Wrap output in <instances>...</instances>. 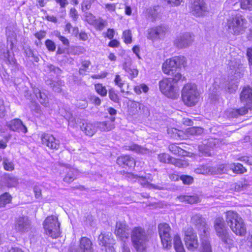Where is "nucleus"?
<instances>
[{
	"label": "nucleus",
	"mask_w": 252,
	"mask_h": 252,
	"mask_svg": "<svg viewBox=\"0 0 252 252\" xmlns=\"http://www.w3.org/2000/svg\"><path fill=\"white\" fill-rule=\"evenodd\" d=\"M247 187V185L243 182H238L233 185V188L235 191H240L244 189Z\"/></svg>",
	"instance_id": "51"
},
{
	"label": "nucleus",
	"mask_w": 252,
	"mask_h": 252,
	"mask_svg": "<svg viewBox=\"0 0 252 252\" xmlns=\"http://www.w3.org/2000/svg\"><path fill=\"white\" fill-rule=\"evenodd\" d=\"M4 58L5 63L7 64H14L16 63V60L13 58V56L10 55L9 52L6 50V53H4Z\"/></svg>",
	"instance_id": "44"
},
{
	"label": "nucleus",
	"mask_w": 252,
	"mask_h": 252,
	"mask_svg": "<svg viewBox=\"0 0 252 252\" xmlns=\"http://www.w3.org/2000/svg\"><path fill=\"white\" fill-rule=\"evenodd\" d=\"M247 56L248 59L249 63L252 65V48H249L247 51Z\"/></svg>",
	"instance_id": "64"
},
{
	"label": "nucleus",
	"mask_w": 252,
	"mask_h": 252,
	"mask_svg": "<svg viewBox=\"0 0 252 252\" xmlns=\"http://www.w3.org/2000/svg\"><path fill=\"white\" fill-rule=\"evenodd\" d=\"M169 149L173 154L178 156H182L185 152L184 150L175 145H170Z\"/></svg>",
	"instance_id": "36"
},
{
	"label": "nucleus",
	"mask_w": 252,
	"mask_h": 252,
	"mask_svg": "<svg viewBox=\"0 0 252 252\" xmlns=\"http://www.w3.org/2000/svg\"><path fill=\"white\" fill-rule=\"evenodd\" d=\"M123 37L125 42L126 44L130 43L131 42V33L129 30H126L123 32Z\"/></svg>",
	"instance_id": "52"
},
{
	"label": "nucleus",
	"mask_w": 252,
	"mask_h": 252,
	"mask_svg": "<svg viewBox=\"0 0 252 252\" xmlns=\"http://www.w3.org/2000/svg\"><path fill=\"white\" fill-rule=\"evenodd\" d=\"M12 197L8 192H5L0 195V207H4L11 202Z\"/></svg>",
	"instance_id": "33"
},
{
	"label": "nucleus",
	"mask_w": 252,
	"mask_h": 252,
	"mask_svg": "<svg viewBox=\"0 0 252 252\" xmlns=\"http://www.w3.org/2000/svg\"><path fill=\"white\" fill-rule=\"evenodd\" d=\"M80 252H94L92 241L87 237H83L79 240Z\"/></svg>",
	"instance_id": "19"
},
{
	"label": "nucleus",
	"mask_w": 252,
	"mask_h": 252,
	"mask_svg": "<svg viewBox=\"0 0 252 252\" xmlns=\"http://www.w3.org/2000/svg\"><path fill=\"white\" fill-rule=\"evenodd\" d=\"M113 123L114 122H112L111 121L96 122V125L97 127L101 131H106L111 130L115 127V125Z\"/></svg>",
	"instance_id": "25"
},
{
	"label": "nucleus",
	"mask_w": 252,
	"mask_h": 252,
	"mask_svg": "<svg viewBox=\"0 0 252 252\" xmlns=\"http://www.w3.org/2000/svg\"><path fill=\"white\" fill-rule=\"evenodd\" d=\"M114 233L120 241L125 242L129 236V227L125 221H117Z\"/></svg>",
	"instance_id": "12"
},
{
	"label": "nucleus",
	"mask_w": 252,
	"mask_h": 252,
	"mask_svg": "<svg viewBox=\"0 0 252 252\" xmlns=\"http://www.w3.org/2000/svg\"><path fill=\"white\" fill-rule=\"evenodd\" d=\"M211 166L208 165H202L195 169L194 171L197 174H211Z\"/></svg>",
	"instance_id": "34"
},
{
	"label": "nucleus",
	"mask_w": 252,
	"mask_h": 252,
	"mask_svg": "<svg viewBox=\"0 0 252 252\" xmlns=\"http://www.w3.org/2000/svg\"><path fill=\"white\" fill-rule=\"evenodd\" d=\"M67 168L69 170L67 172L66 175L63 178V181L67 183H71L76 178L77 171L73 168Z\"/></svg>",
	"instance_id": "29"
},
{
	"label": "nucleus",
	"mask_w": 252,
	"mask_h": 252,
	"mask_svg": "<svg viewBox=\"0 0 252 252\" xmlns=\"http://www.w3.org/2000/svg\"><path fill=\"white\" fill-rule=\"evenodd\" d=\"M240 5L243 9L252 10V0H241Z\"/></svg>",
	"instance_id": "40"
},
{
	"label": "nucleus",
	"mask_w": 252,
	"mask_h": 252,
	"mask_svg": "<svg viewBox=\"0 0 252 252\" xmlns=\"http://www.w3.org/2000/svg\"><path fill=\"white\" fill-rule=\"evenodd\" d=\"M46 34V32L45 31L40 30L39 32L35 33L34 35L38 40H40L45 37Z\"/></svg>",
	"instance_id": "60"
},
{
	"label": "nucleus",
	"mask_w": 252,
	"mask_h": 252,
	"mask_svg": "<svg viewBox=\"0 0 252 252\" xmlns=\"http://www.w3.org/2000/svg\"><path fill=\"white\" fill-rule=\"evenodd\" d=\"M29 107L31 111L34 112L37 114L40 115L41 114V107L35 101H31L29 104Z\"/></svg>",
	"instance_id": "37"
},
{
	"label": "nucleus",
	"mask_w": 252,
	"mask_h": 252,
	"mask_svg": "<svg viewBox=\"0 0 252 252\" xmlns=\"http://www.w3.org/2000/svg\"><path fill=\"white\" fill-rule=\"evenodd\" d=\"M45 232L52 238H56L60 234V225L56 216H51L46 218L43 222Z\"/></svg>",
	"instance_id": "7"
},
{
	"label": "nucleus",
	"mask_w": 252,
	"mask_h": 252,
	"mask_svg": "<svg viewBox=\"0 0 252 252\" xmlns=\"http://www.w3.org/2000/svg\"><path fill=\"white\" fill-rule=\"evenodd\" d=\"M47 69L50 72H53L57 75L60 74L62 72V70L59 67L51 64L47 65Z\"/></svg>",
	"instance_id": "47"
},
{
	"label": "nucleus",
	"mask_w": 252,
	"mask_h": 252,
	"mask_svg": "<svg viewBox=\"0 0 252 252\" xmlns=\"http://www.w3.org/2000/svg\"><path fill=\"white\" fill-rule=\"evenodd\" d=\"M166 31V28L163 26H158L148 29L147 31V37L151 40H154L160 37V35L163 34Z\"/></svg>",
	"instance_id": "18"
},
{
	"label": "nucleus",
	"mask_w": 252,
	"mask_h": 252,
	"mask_svg": "<svg viewBox=\"0 0 252 252\" xmlns=\"http://www.w3.org/2000/svg\"><path fill=\"white\" fill-rule=\"evenodd\" d=\"M42 143L52 150H57L60 146L59 140L50 134L44 133L41 136Z\"/></svg>",
	"instance_id": "15"
},
{
	"label": "nucleus",
	"mask_w": 252,
	"mask_h": 252,
	"mask_svg": "<svg viewBox=\"0 0 252 252\" xmlns=\"http://www.w3.org/2000/svg\"><path fill=\"white\" fill-rule=\"evenodd\" d=\"M24 50L26 57H32L34 62H38L39 61V58L34 54V51L30 47H25L24 48Z\"/></svg>",
	"instance_id": "35"
},
{
	"label": "nucleus",
	"mask_w": 252,
	"mask_h": 252,
	"mask_svg": "<svg viewBox=\"0 0 252 252\" xmlns=\"http://www.w3.org/2000/svg\"><path fill=\"white\" fill-rule=\"evenodd\" d=\"M95 89L97 93L102 96H106L107 94V90L105 87H103L100 84H97L95 85Z\"/></svg>",
	"instance_id": "45"
},
{
	"label": "nucleus",
	"mask_w": 252,
	"mask_h": 252,
	"mask_svg": "<svg viewBox=\"0 0 252 252\" xmlns=\"http://www.w3.org/2000/svg\"><path fill=\"white\" fill-rule=\"evenodd\" d=\"M174 247L176 252H185L180 237L178 234L173 236Z\"/></svg>",
	"instance_id": "27"
},
{
	"label": "nucleus",
	"mask_w": 252,
	"mask_h": 252,
	"mask_svg": "<svg viewBox=\"0 0 252 252\" xmlns=\"http://www.w3.org/2000/svg\"><path fill=\"white\" fill-rule=\"evenodd\" d=\"M230 169H232L233 172L237 174H242L247 171L246 169L243 165L239 163L230 164Z\"/></svg>",
	"instance_id": "32"
},
{
	"label": "nucleus",
	"mask_w": 252,
	"mask_h": 252,
	"mask_svg": "<svg viewBox=\"0 0 252 252\" xmlns=\"http://www.w3.org/2000/svg\"><path fill=\"white\" fill-rule=\"evenodd\" d=\"M230 227L233 232L237 235L243 236L246 232L245 225L241 218Z\"/></svg>",
	"instance_id": "21"
},
{
	"label": "nucleus",
	"mask_w": 252,
	"mask_h": 252,
	"mask_svg": "<svg viewBox=\"0 0 252 252\" xmlns=\"http://www.w3.org/2000/svg\"><path fill=\"white\" fill-rule=\"evenodd\" d=\"M214 228L216 235L225 244L231 245L233 240L229 234L228 230L225 226V223L222 218L216 219L214 222Z\"/></svg>",
	"instance_id": "5"
},
{
	"label": "nucleus",
	"mask_w": 252,
	"mask_h": 252,
	"mask_svg": "<svg viewBox=\"0 0 252 252\" xmlns=\"http://www.w3.org/2000/svg\"><path fill=\"white\" fill-rule=\"evenodd\" d=\"M45 45L49 51L54 52L55 51L56 44L52 40L47 39L45 42Z\"/></svg>",
	"instance_id": "50"
},
{
	"label": "nucleus",
	"mask_w": 252,
	"mask_h": 252,
	"mask_svg": "<svg viewBox=\"0 0 252 252\" xmlns=\"http://www.w3.org/2000/svg\"><path fill=\"white\" fill-rule=\"evenodd\" d=\"M47 69L50 72H53L57 75L60 74L62 72V70L59 67L51 64L47 65Z\"/></svg>",
	"instance_id": "48"
},
{
	"label": "nucleus",
	"mask_w": 252,
	"mask_h": 252,
	"mask_svg": "<svg viewBox=\"0 0 252 252\" xmlns=\"http://www.w3.org/2000/svg\"><path fill=\"white\" fill-rule=\"evenodd\" d=\"M159 8L158 6L151 7L147 10L148 18L151 19L152 21H155L158 18V9Z\"/></svg>",
	"instance_id": "30"
},
{
	"label": "nucleus",
	"mask_w": 252,
	"mask_h": 252,
	"mask_svg": "<svg viewBox=\"0 0 252 252\" xmlns=\"http://www.w3.org/2000/svg\"><path fill=\"white\" fill-rule=\"evenodd\" d=\"M191 7L193 14L197 16L204 15L207 9L204 0H193Z\"/></svg>",
	"instance_id": "17"
},
{
	"label": "nucleus",
	"mask_w": 252,
	"mask_h": 252,
	"mask_svg": "<svg viewBox=\"0 0 252 252\" xmlns=\"http://www.w3.org/2000/svg\"><path fill=\"white\" fill-rule=\"evenodd\" d=\"M107 110L108 112L109 113V114L111 116L110 117V118H109L110 120L112 122H114L115 120H116L115 116L117 113V110L115 109H114V108H112V107H109V108H108Z\"/></svg>",
	"instance_id": "55"
},
{
	"label": "nucleus",
	"mask_w": 252,
	"mask_h": 252,
	"mask_svg": "<svg viewBox=\"0 0 252 252\" xmlns=\"http://www.w3.org/2000/svg\"><path fill=\"white\" fill-rule=\"evenodd\" d=\"M128 150L137 153H143L146 151V149L137 144H132L128 146Z\"/></svg>",
	"instance_id": "42"
},
{
	"label": "nucleus",
	"mask_w": 252,
	"mask_h": 252,
	"mask_svg": "<svg viewBox=\"0 0 252 252\" xmlns=\"http://www.w3.org/2000/svg\"><path fill=\"white\" fill-rule=\"evenodd\" d=\"M95 0H83L81 3V9L82 11L86 12L91 8L92 3Z\"/></svg>",
	"instance_id": "39"
},
{
	"label": "nucleus",
	"mask_w": 252,
	"mask_h": 252,
	"mask_svg": "<svg viewBox=\"0 0 252 252\" xmlns=\"http://www.w3.org/2000/svg\"><path fill=\"white\" fill-rule=\"evenodd\" d=\"M31 228L32 222L28 217H19L16 220L14 229L16 232L24 234L29 232Z\"/></svg>",
	"instance_id": "11"
},
{
	"label": "nucleus",
	"mask_w": 252,
	"mask_h": 252,
	"mask_svg": "<svg viewBox=\"0 0 252 252\" xmlns=\"http://www.w3.org/2000/svg\"><path fill=\"white\" fill-rule=\"evenodd\" d=\"M230 169V165L220 164L216 167L211 166V174H221L226 173Z\"/></svg>",
	"instance_id": "26"
},
{
	"label": "nucleus",
	"mask_w": 252,
	"mask_h": 252,
	"mask_svg": "<svg viewBox=\"0 0 252 252\" xmlns=\"http://www.w3.org/2000/svg\"><path fill=\"white\" fill-rule=\"evenodd\" d=\"M203 129L198 127H193L189 129V132L192 135H200L203 132Z\"/></svg>",
	"instance_id": "56"
},
{
	"label": "nucleus",
	"mask_w": 252,
	"mask_h": 252,
	"mask_svg": "<svg viewBox=\"0 0 252 252\" xmlns=\"http://www.w3.org/2000/svg\"><path fill=\"white\" fill-rule=\"evenodd\" d=\"M193 40L194 35L189 32H186L177 37L174 41V45L178 48H186L191 45Z\"/></svg>",
	"instance_id": "13"
},
{
	"label": "nucleus",
	"mask_w": 252,
	"mask_h": 252,
	"mask_svg": "<svg viewBox=\"0 0 252 252\" xmlns=\"http://www.w3.org/2000/svg\"><path fill=\"white\" fill-rule=\"evenodd\" d=\"M99 245L101 246V250L106 252H113L114 248L113 245L115 240L112 237L111 233H101L98 237Z\"/></svg>",
	"instance_id": "10"
},
{
	"label": "nucleus",
	"mask_w": 252,
	"mask_h": 252,
	"mask_svg": "<svg viewBox=\"0 0 252 252\" xmlns=\"http://www.w3.org/2000/svg\"><path fill=\"white\" fill-rule=\"evenodd\" d=\"M109 97L110 99L115 103H119L120 99L117 94L112 89L109 90Z\"/></svg>",
	"instance_id": "46"
},
{
	"label": "nucleus",
	"mask_w": 252,
	"mask_h": 252,
	"mask_svg": "<svg viewBox=\"0 0 252 252\" xmlns=\"http://www.w3.org/2000/svg\"><path fill=\"white\" fill-rule=\"evenodd\" d=\"M199 92L194 84L185 85L182 91V97L185 104L191 106L195 105L199 100Z\"/></svg>",
	"instance_id": "4"
},
{
	"label": "nucleus",
	"mask_w": 252,
	"mask_h": 252,
	"mask_svg": "<svg viewBox=\"0 0 252 252\" xmlns=\"http://www.w3.org/2000/svg\"><path fill=\"white\" fill-rule=\"evenodd\" d=\"M41 188L39 186L35 185L33 188V192L35 197L37 199L42 198Z\"/></svg>",
	"instance_id": "54"
},
{
	"label": "nucleus",
	"mask_w": 252,
	"mask_h": 252,
	"mask_svg": "<svg viewBox=\"0 0 252 252\" xmlns=\"http://www.w3.org/2000/svg\"><path fill=\"white\" fill-rule=\"evenodd\" d=\"M158 231L163 249H170L174 234H172L169 225L166 223H159L158 225Z\"/></svg>",
	"instance_id": "6"
},
{
	"label": "nucleus",
	"mask_w": 252,
	"mask_h": 252,
	"mask_svg": "<svg viewBox=\"0 0 252 252\" xmlns=\"http://www.w3.org/2000/svg\"><path fill=\"white\" fill-rule=\"evenodd\" d=\"M184 240L187 248L189 250L194 251L198 246L197 237L193 228L190 226H188L184 228Z\"/></svg>",
	"instance_id": "9"
},
{
	"label": "nucleus",
	"mask_w": 252,
	"mask_h": 252,
	"mask_svg": "<svg viewBox=\"0 0 252 252\" xmlns=\"http://www.w3.org/2000/svg\"><path fill=\"white\" fill-rule=\"evenodd\" d=\"M203 144L205 146H206L207 147L210 148H213L214 146H215L214 140L212 138L204 140L203 141Z\"/></svg>",
	"instance_id": "59"
},
{
	"label": "nucleus",
	"mask_w": 252,
	"mask_h": 252,
	"mask_svg": "<svg viewBox=\"0 0 252 252\" xmlns=\"http://www.w3.org/2000/svg\"><path fill=\"white\" fill-rule=\"evenodd\" d=\"M190 223L197 230L201 242L200 252H212L209 241L210 228L206 219L199 214L192 216Z\"/></svg>",
	"instance_id": "2"
},
{
	"label": "nucleus",
	"mask_w": 252,
	"mask_h": 252,
	"mask_svg": "<svg viewBox=\"0 0 252 252\" xmlns=\"http://www.w3.org/2000/svg\"><path fill=\"white\" fill-rule=\"evenodd\" d=\"M126 72L129 74L131 78H133L137 76L138 73L137 69L131 68V67L129 68V70H127Z\"/></svg>",
	"instance_id": "62"
},
{
	"label": "nucleus",
	"mask_w": 252,
	"mask_h": 252,
	"mask_svg": "<svg viewBox=\"0 0 252 252\" xmlns=\"http://www.w3.org/2000/svg\"><path fill=\"white\" fill-rule=\"evenodd\" d=\"M241 217L236 212L229 211L225 213V220L230 227L234 223L237 222V221Z\"/></svg>",
	"instance_id": "23"
},
{
	"label": "nucleus",
	"mask_w": 252,
	"mask_h": 252,
	"mask_svg": "<svg viewBox=\"0 0 252 252\" xmlns=\"http://www.w3.org/2000/svg\"><path fill=\"white\" fill-rule=\"evenodd\" d=\"M179 199L182 202L189 204L195 203L199 201V198L196 196L181 195L179 196Z\"/></svg>",
	"instance_id": "31"
},
{
	"label": "nucleus",
	"mask_w": 252,
	"mask_h": 252,
	"mask_svg": "<svg viewBox=\"0 0 252 252\" xmlns=\"http://www.w3.org/2000/svg\"><path fill=\"white\" fill-rule=\"evenodd\" d=\"M179 178L185 185H190L193 182V178L189 175H182L179 177Z\"/></svg>",
	"instance_id": "43"
},
{
	"label": "nucleus",
	"mask_w": 252,
	"mask_h": 252,
	"mask_svg": "<svg viewBox=\"0 0 252 252\" xmlns=\"http://www.w3.org/2000/svg\"><path fill=\"white\" fill-rule=\"evenodd\" d=\"M3 165L4 169L7 171H12L14 169V164L10 161L7 158H4L3 161Z\"/></svg>",
	"instance_id": "41"
},
{
	"label": "nucleus",
	"mask_w": 252,
	"mask_h": 252,
	"mask_svg": "<svg viewBox=\"0 0 252 252\" xmlns=\"http://www.w3.org/2000/svg\"><path fill=\"white\" fill-rule=\"evenodd\" d=\"M96 29L99 31H102L104 27L107 26V22L101 18H99L96 22Z\"/></svg>",
	"instance_id": "49"
},
{
	"label": "nucleus",
	"mask_w": 252,
	"mask_h": 252,
	"mask_svg": "<svg viewBox=\"0 0 252 252\" xmlns=\"http://www.w3.org/2000/svg\"><path fill=\"white\" fill-rule=\"evenodd\" d=\"M6 109L4 104V102L0 99V117H3L5 115Z\"/></svg>",
	"instance_id": "58"
},
{
	"label": "nucleus",
	"mask_w": 252,
	"mask_h": 252,
	"mask_svg": "<svg viewBox=\"0 0 252 252\" xmlns=\"http://www.w3.org/2000/svg\"><path fill=\"white\" fill-rule=\"evenodd\" d=\"M70 15L74 21H76L78 18V14L75 8H71L70 10Z\"/></svg>",
	"instance_id": "63"
},
{
	"label": "nucleus",
	"mask_w": 252,
	"mask_h": 252,
	"mask_svg": "<svg viewBox=\"0 0 252 252\" xmlns=\"http://www.w3.org/2000/svg\"><path fill=\"white\" fill-rule=\"evenodd\" d=\"M131 240L133 247L138 252H144L149 240V234L140 226L134 227L131 232Z\"/></svg>",
	"instance_id": "3"
},
{
	"label": "nucleus",
	"mask_w": 252,
	"mask_h": 252,
	"mask_svg": "<svg viewBox=\"0 0 252 252\" xmlns=\"http://www.w3.org/2000/svg\"><path fill=\"white\" fill-rule=\"evenodd\" d=\"M80 128L85 134L89 136L94 135L96 131V123L92 124L91 123H82L80 126Z\"/></svg>",
	"instance_id": "22"
},
{
	"label": "nucleus",
	"mask_w": 252,
	"mask_h": 252,
	"mask_svg": "<svg viewBox=\"0 0 252 252\" xmlns=\"http://www.w3.org/2000/svg\"><path fill=\"white\" fill-rule=\"evenodd\" d=\"M33 93L40 103L42 105L47 106L49 102L47 95L44 93L42 92L38 88H34Z\"/></svg>",
	"instance_id": "24"
},
{
	"label": "nucleus",
	"mask_w": 252,
	"mask_h": 252,
	"mask_svg": "<svg viewBox=\"0 0 252 252\" xmlns=\"http://www.w3.org/2000/svg\"><path fill=\"white\" fill-rule=\"evenodd\" d=\"M248 110V108L245 107H241L238 109H232L229 112L228 116L230 118H237L239 116L247 114Z\"/></svg>",
	"instance_id": "28"
},
{
	"label": "nucleus",
	"mask_w": 252,
	"mask_h": 252,
	"mask_svg": "<svg viewBox=\"0 0 252 252\" xmlns=\"http://www.w3.org/2000/svg\"><path fill=\"white\" fill-rule=\"evenodd\" d=\"M131 61L130 59H125V61L123 64V68L126 71L129 70L131 66Z\"/></svg>",
	"instance_id": "61"
},
{
	"label": "nucleus",
	"mask_w": 252,
	"mask_h": 252,
	"mask_svg": "<svg viewBox=\"0 0 252 252\" xmlns=\"http://www.w3.org/2000/svg\"><path fill=\"white\" fill-rule=\"evenodd\" d=\"M7 127L11 130L26 133L28 130L27 127L19 119L11 120L7 124Z\"/></svg>",
	"instance_id": "16"
},
{
	"label": "nucleus",
	"mask_w": 252,
	"mask_h": 252,
	"mask_svg": "<svg viewBox=\"0 0 252 252\" xmlns=\"http://www.w3.org/2000/svg\"><path fill=\"white\" fill-rule=\"evenodd\" d=\"M186 59L183 56L174 57L167 60L162 64L163 72L172 77L160 81L159 87L161 93L168 97L175 99L179 96V90L175 84L182 78L180 68L185 66Z\"/></svg>",
	"instance_id": "1"
},
{
	"label": "nucleus",
	"mask_w": 252,
	"mask_h": 252,
	"mask_svg": "<svg viewBox=\"0 0 252 252\" xmlns=\"http://www.w3.org/2000/svg\"><path fill=\"white\" fill-rule=\"evenodd\" d=\"M171 158L168 154H161L158 156L159 161L163 163L171 162Z\"/></svg>",
	"instance_id": "53"
},
{
	"label": "nucleus",
	"mask_w": 252,
	"mask_h": 252,
	"mask_svg": "<svg viewBox=\"0 0 252 252\" xmlns=\"http://www.w3.org/2000/svg\"><path fill=\"white\" fill-rule=\"evenodd\" d=\"M139 181H140V183L143 186H145L147 185H149V186L153 189H158L159 190H161L163 189V187L158 186L157 185H155L153 184H150L148 183V182L147 181L146 178L144 177L141 176L139 177Z\"/></svg>",
	"instance_id": "38"
},
{
	"label": "nucleus",
	"mask_w": 252,
	"mask_h": 252,
	"mask_svg": "<svg viewBox=\"0 0 252 252\" xmlns=\"http://www.w3.org/2000/svg\"><path fill=\"white\" fill-rule=\"evenodd\" d=\"M246 20L242 16L236 15L232 20L228 21L229 32L234 35L242 34L246 28Z\"/></svg>",
	"instance_id": "8"
},
{
	"label": "nucleus",
	"mask_w": 252,
	"mask_h": 252,
	"mask_svg": "<svg viewBox=\"0 0 252 252\" xmlns=\"http://www.w3.org/2000/svg\"><path fill=\"white\" fill-rule=\"evenodd\" d=\"M117 163L123 168L133 167L135 164L134 159L128 155L118 157L117 159Z\"/></svg>",
	"instance_id": "20"
},
{
	"label": "nucleus",
	"mask_w": 252,
	"mask_h": 252,
	"mask_svg": "<svg viewBox=\"0 0 252 252\" xmlns=\"http://www.w3.org/2000/svg\"><path fill=\"white\" fill-rule=\"evenodd\" d=\"M18 180L14 177H8L7 178V183L9 187H15L17 185Z\"/></svg>",
	"instance_id": "57"
},
{
	"label": "nucleus",
	"mask_w": 252,
	"mask_h": 252,
	"mask_svg": "<svg viewBox=\"0 0 252 252\" xmlns=\"http://www.w3.org/2000/svg\"><path fill=\"white\" fill-rule=\"evenodd\" d=\"M240 98L244 105L246 104L245 107L251 109L252 106V88L250 86L244 87L240 94Z\"/></svg>",
	"instance_id": "14"
}]
</instances>
